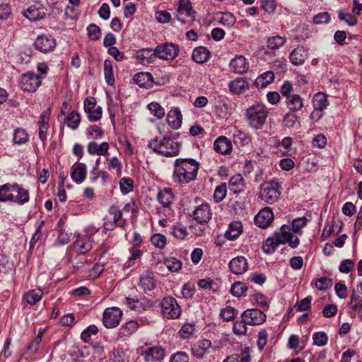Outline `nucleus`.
I'll list each match as a JSON object with an SVG mask.
<instances>
[{
  "mask_svg": "<svg viewBox=\"0 0 362 362\" xmlns=\"http://www.w3.org/2000/svg\"><path fill=\"white\" fill-rule=\"evenodd\" d=\"M298 122V117L293 112H287L283 119V125L286 128H293Z\"/></svg>",
  "mask_w": 362,
  "mask_h": 362,
  "instance_id": "nucleus-51",
  "label": "nucleus"
},
{
  "mask_svg": "<svg viewBox=\"0 0 362 362\" xmlns=\"http://www.w3.org/2000/svg\"><path fill=\"white\" fill-rule=\"evenodd\" d=\"M83 106L90 122H96L101 118L103 113L102 107L100 106L96 107V100L93 97L86 98Z\"/></svg>",
  "mask_w": 362,
  "mask_h": 362,
  "instance_id": "nucleus-11",
  "label": "nucleus"
},
{
  "mask_svg": "<svg viewBox=\"0 0 362 362\" xmlns=\"http://www.w3.org/2000/svg\"><path fill=\"white\" fill-rule=\"evenodd\" d=\"M307 219L305 217L296 218L292 222V227H290L291 233V231L295 233H300V230L303 227L306 225Z\"/></svg>",
  "mask_w": 362,
  "mask_h": 362,
  "instance_id": "nucleus-61",
  "label": "nucleus"
},
{
  "mask_svg": "<svg viewBox=\"0 0 362 362\" xmlns=\"http://www.w3.org/2000/svg\"><path fill=\"white\" fill-rule=\"evenodd\" d=\"M104 74L107 83L112 86L115 83V78L113 74V67L110 60L106 59L104 62Z\"/></svg>",
  "mask_w": 362,
  "mask_h": 362,
  "instance_id": "nucleus-46",
  "label": "nucleus"
},
{
  "mask_svg": "<svg viewBox=\"0 0 362 362\" xmlns=\"http://www.w3.org/2000/svg\"><path fill=\"white\" fill-rule=\"evenodd\" d=\"M138 327L139 325L136 321L131 320L121 327L118 332V337L121 339L127 337L135 332Z\"/></svg>",
  "mask_w": 362,
  "mask_h": 362,
  "instance_id": "nucleus-40",
  "label": "nucleus"
},
{
  "mask_svg": "<svg viewBox=\"0 0 362 362\" xmlns=\"http://www.w3.org/2000/svg\"><path fill=\"white\" fill-rule=\"evenodd\" d=\"M158 202L163 207H168L174 199V194L171 188H165L160 190L157 196Z\"/></svg>",
  "mask_w": 362,
  "mask_h": 362,
  "instance_id": "nucleus-35",
  "label": "nucleus"
},
{
  "mask_svg": "<svg viewBox=\"0 0 362 362\" xmlns=\"http://www.w3.org/2000/svg\"><path fill=\"white\" fill-rule=\"evenodd\" d=\"M286 103L290 112H293L300 111L303 107V99L297 94L288 96Z\"/></svg>",
  "mask_w": 362,
  "mask_h": 362,
  "instance_id": "nucleus-33",
  "label": "nucleus"
},
{
  "mask_svg": "<svg viewBox=\"0 0 362 362\" xmlns=\"http://www.w3.org/2000/svg\"><path fill=\"white\" fill-rule=\"evenodd\" d=\"M132 255L124 264L125 268L135 269L137 267V260L141 257L142 252L140 250H130Z\"/></svg>",
  "mask_w": 362,
  "mask_h": 362,
  "instance_id": "nucleus-49",
  "label": "nucleus"
},
{
  "mask_svg": "<svg viewBox=\"0 0 362 362\" xmlns=\"http://www.w3.org/2000/svg\"><path fill=\"white\" fill-rule=\"evenodd\" d=\"M312 299V296H308L304 299L301 300L298 304H296L294 306V308L298 312L308 310L310 308Z\"/></svg>",
  "mask_w": 362,
  "mask_h": 362,
  "instance_id": "nucleus-64",
  "label": "nucleus"
},
{
  "mask_svg": "<svg viewBox=\"0 0 362 362\" xmlns=\"http://www.w3.org/2000/svg\"><path fill=\"white\" fill-rule=\"evenodd\" d=\"M179 53V47L173 43H165L155 48L156 57L165 60L175 59Z\"/></svg>",
  "mask_w": 362,
  "mask_h": 362,
  "instance_id": "nucleus-9",
  "label": "nucleus"
},
{
  "mask_svg": "<svg viewBox=\"0 0 362 362\" xmlns=\"http://www.w3.org/2000/svg\"><path fill=\"white\" fill-rule=\"evenodd\" d=\"M246 325H247V323L244 322V319L234 322L233 327L234 334L238 336L246 334L247 329Z\"/></svg>",
  "mask_w": 362,
  "mask_h": 362,
  "instance_id": "nucleus-55",
  "label": "nucleus"
},
{
  "mask_svg": "<svg viewBox=\"0 0 362 362\" xmlns=\"http://www.w3.org/2000/svg\"><path fill=\"white\" fill-rule=\"evenodd\" d=\"M162 313L168 319H176L181 313V309L177 300L173 297H165L161 302Z\"/></svg>",
  "mask_w": 362,
  "mask_h": 362,
  "instance_id": "nucleus-8",
  "label": "nucleus"
},
{
  "mask_svg": "<svg viewBox=\"0 0 362 362\" xmlns=\"http://www.w3.org/2000/svg\"><path fill=\"white\" fill-rule=\"evenodd\" d=\"M165 357V351L160 347L149 348L145 352V361L146 362H157L162 361Z\"/></svg>",
  "mask_w": 362,
  "mask_h": 362,
  "instance_id": "nucleus-31",
  "label": "nucleus"
},
{
  "mask_svg": "<svg viewBox=\"0 0 362 362\" xmlns=\"http://www.w3.org/2000/svg\"><path fill=\"white\" fill-rule=\"evenodd\" d=\"M182 115L178 109H173L169 111L167 115V122L168 125L173 129H177L181 127Z\"/></svg>",
  "mask_w": 362,
  "mask_h": 362,
  "instance_id": "nucleus-32",
  "label": "nucleus"
},
{
  "mask_svg": "<svg viewBox=\"0 0 362 362\" xmlns=\"http://www.w3.org/2000/svg\"><path fill=\"white\" fill-rule=\"evenodd\" d=\"M268 111L262 103H255L245 111L249 125L254 129H261L266 122Z\"/></svg>",
  "mask_w": 362,
  "mask_h": 362,
  "instance_id": "nucleus-4",
  "label": "nucleus"
},
{
  "mask_svg": "<svg viewBox=\"0 0 362 362\" xmlns=\"http://www.w3.org/2000/svg\"><path fill=\"white\" fill-rule=\"evenodd\" d=\"M228 88L231 93L235 95H239L248 90L249 84L245 79L242 78H237L229 83Z\"/></svg>",
  "mask_w": 362,
  "mask_h": 362,
  "instance_id": "nucleus-29",
  "label": "nucleus"
},
{
  "mask_svg": "<svg viewBox=\"0 0 362 362\" xmlns=\"http://www.w3.org/2000/svg\"><path fill=\"white\" fill-rule=\"evenodd\" d=\"M288 243L292 248H296L300 243L298 238L291 233L290 226L284 225L274 235L268 238L263 244V251L267 254L273 253L280 244Z\"/></svg>",
  "mask_w": 362,
  "mask_h": 362,
  "instance_id": "nucleus-2",
  "label": "nucleus"
},
{
  "mask_svg": "<svg viewBox=\"0 0 362 362\" xmlns=\"http://www.w3.org/2000/svg\"><path fill=\"white\" fill-rule=\"evenodd\" d=\"M230 69L237 74H243L247 71L249 64L242 55L235 56L230 63Z\"/></svg>",
  "mask_w": 362,
  "mask_h": 362,
  "instance_id": "nucleus-25",
  "label": "nucleus"
},
{
  "mask_svg": "<svg viewBox=\"0 0 362 362\" xmlns=\"http://www.w3.org/2000/svg\"><path fill=\"white\" fill-rule=\"evenodd\" d=\"M238 311L230 306H227L221 310V316L225 321H230L234 319Z\"/></svg>",
  "mask_w": 362,
  "mask_h": 362,
  "instance_id": "nucleus-59",
  "label": "nucleus"
},
{
  "mask_svg": "<svg viewBox=\"0 0 362 362\" xmlns=\"http://www.w3.org/2000/svg\"><path fill=\"white\" fill-rule=\"evenodd\" d=\"M136 57L141 64H149L155 60V49L153 50L151 48L139 49L136 53Z\"/></svg>",
  "mask_w": 362,
  "mask_h": 362,
  "instance_id": "nucleus-28",
  "label": "nucleus"
},
{
  "mask_svg": "<svg viewBox=\"0 0 362 362\" xmlns=\"http://www.w3.org/2000/svg\"><path fill=\"white\" fill-rule=\"evenodd\" d=\"M109 144L103 142L98 144L90 141L87 145V151L90 155L107 156L108 155Z\"/></svg>",
  "mask_w": 362,
  "mask_h": 362,
  "instance_id": "nucleus-23",
  "label": "nucleus"
},
{
  "mask_svg": "<svg viewBox=\"0 0 362 362\" xmlns=\"http://www.w3.org/2000/svg\"><path fill=\"white\" fill-rule=\"evenodd\" d=\"M233 140L236 146L238 147H243L249 144L251 139L244 132L235 129L233 133Z\"/></svg>",
  "mask_w": 362,
  "mask_h": 362,
  "instance_id": "nucleus-39",
  "label": "nucleus"
},
{
  "mask_svg": "<svg viewBox=\"0 0 362 362\" xmlns=\"http://www.w3.org/2000/svg\"><path fill=\"white\" fill-rule=\"evenodd\" d=\"M329 105L327 95L323 93H317L314 95L313 99V108L324 111Z\"/></svg>",
  "mask_w": 362,
  "mask_h": 362,
  "instance_id": "nucleus-41",
  "label": "nucleus"
},
{
  "mask_svg": "<svg viewBox=\"0 0 362 362\" xmlns=\"http://www.w3.org/2000/svg\"><path fill=\"white\" fill-rule=\"evenodd\" d=\"M86 165L82 163H76L71 170V177L77 184L82 183L86 177Z\"/></svg>",
  "mask_w": 362,
  "mask_h": 362,
  "instance_id": "nucleus-21",
  "label": "nucleus"
},
{
  "mask_svg": "<svg viewBox=\"0 0 362 362\" xmlns=\"http://www.w3.org/2000/svg\"><path fill=\"white\" fill-rule=\"evenodd\" d=\"M193 218L200 224L207 223L211 218V211L209 204L198 206L192 214Z\"/></svg>",
  "mask_w": 362,
  "mask_h": 362,
  "instance_id": "nucleus-16",
  "label": "nucleus"
},
{
  "mask_svg": "<svg viewBox=\"0 0 362 362\" xmlns=\"http://www.w3.org/2000/svg\"><path fill=\"white\" fill-rule=\"evenodd\" d=\"M308 56V51L305 47H298L290 53V60L294 65H301L305 62Z\"/></svg>",
  "mask_w": 362,
  "mask_h": 362,
  "instance_id": "nucleus-27",
  "label": "nucleus"
},
{
  "mask_svg": "<svg viewBox=\"0 0 362 362\" xmlns=\"http://www.w3.org/2000/svg\"><path fill=\"white\" fill-rule=\"evenodd\" d=\"M164 264L171 272H177L182 268V262L175 257H169L165 259Z\"/></svg>",
  "mask_w": 362,
  "mask_h": 362,
  "instance_id": "nucleus-50",
  "label": "nucleus"
},
{
  "mask_svg": "<svg viewBox=\"0 0 362 362\" xmlns=\"http://www.w3.org/2000/svg\"><path fill=\"white\" fill-rule=\"evenodd\" d=\"M40 85V78L35 73H26L21 77V87L23 91L35 92Z\"/></svg>",
  "mask_w": 362,
  "mask_h": 362,
  "instance_id": "nucleus-12",
  "label": "nucleus"
},
{
  "mask_svg": "<svg viewBox=\"0 0 362 362\" xmlns=\"http://www.w3.org/2000/svg\"><path fill=\"white\" fill-rule=\"evenodd\" d=\"M87 135L92 139H97L103 134V130L97 125H91L86 129Z\"/></svg>",
  "mask_w": 362,
  "mask_h": 362,
  "instance_id": "nucleus-60",
  "label": "nucleus"
},
{
  "mask_svg": "<svg viewBox=\"0 0 362 362\" xmlns=\"http://www.w3.org/2000/svg\"><path fill=\"white\" fill-rule=\"evenodd\" d=\"M242 223L240 221H234L231 223L226 232V238L230 240L237 239L242 233Z\"/></svg>",
  "mask_w": 362,
  "mask_h": 362,
  "instance_id": "nucleus-37",
  "label": "nucleus"
},
{
  "mask_svg": "<svg viewBox=\"0 0 362 362\" xmlns=\"http://www.w3.org/2000/svg\"><path fill=\"white\" fill-rule=\"evenodd\" d=\"M73 247L76 252L84 255L92 249L93 241L90 236H79L74 242Z\"/></svg>",
  "mask_w": 362,
  "mask_h": 362,
  "instance_id": "nucleus-18",
  "label": "nucleus"
},
{
  "mask_svg": "<svg viewBox=\"0 0 362 362\" xmlns=\"http://www.w3.org/2000/svg\"><path fill=\"white\" fill-rule=\"evenodd\" d=\"M199 168L194 159L177 158L174 162L173 180L178 185L188 184L196 179Z\"/></svg>",
  "mask_w": 362,
  "mask_h": 362,
  "instance_id": "nucleus-1",
  "label": "nucleus"
},
{
  "mask_svg": "<svg viewBox=\"0 0 362 362\" xmlns=\"http://www.w3.org/2000/svg\"><path fill=\"white\" fill-rule=\"evenodd\" d=\"M88 37L93 40H97L100 37V28L95 24H90L87 27Z\"/></svg>",
  "mask_w": 362,
  "mask_h": 362,
  "instance_id": "nucleus-63",
  "label": "nucleus"
},
{
  "mask_svg": "<svg viewBox=\"0 0 362 362\" xmlns=\"http://www.w3.org/2000/svg\"><path fill=\"white\" fill-rule=\"evenodd\" d=\"M98 332V329L95 325H89L86 329H85L82 332L81 334V339L83 341L87 343L90 340L91 336L97 334Z\"/></svg>",
  "mask_w": 362,
  "mask_h": 362,
  "instance_id": "nucleus-53",
  "label": "nucleus"
},
{
  "mask_svg": "<svg viewBox=\"0 0 362 362\" xmlns=\"http://www.w3.org/2000/svg\"><path fill=\"white\" fill-rule=\"evenodd\" d=\"M250 356L246 352L240 354H232L228 356L223 362H249Z\"/></svg>",
  "mask_w": 362,
  "mask_h": 362,
  "instance_id": "nucleus-56",
  "label": "nucleus"
},
{
  "mask_svg": "<svg viewBox=\"0 0 362 362\" xmlns=\"http://www.w3.org/2000/svg\"><path fill=\"white\" fill-rule=\"evenodd\" d=\"M281 194V185L277 180L264 182L259 187V198L267 204L277 202Z\"/></svg>",
  "mask_w": 362,
  "mask_h": 362,
  "instance_id": "nucleus-5",
  "label": "nucleus"
},
{
  "mask_svg": "<svg viewBox=\"0 0 362 362\" xmlns=\"http://www.w3.org/2000/svg\"><path fill=\"white\" fill-rule=\"evenodd\" d=\"M66 125L71 129L75 130L78 128L80 122V115L76 111L71 112L66 117L64 118Z\"/></svg>",
  "mask_w": 362,
  "mask_h": 362,
  "instance_id": "nucleus-45",
  "label": "nucleus"
},
{
  "mask_svg": "<svg viewBox=\"0 0 362 362\" xmlns=\"http://www.w3.org/2000/svg\"><path fill=\"white\" fill-rule=\"evenodd\" d=\"M218 18V22L223 25L230 27L235 23V18L233 13L230 12L221 13Z\"/></svg>",
  "mask_w": 362,
  "mask_h": 362,
  "instance_id": "nucleus-52",
  "label": "nucleus"
},
{
  "mask_svg": "<svg viewBox=\"0 0 362 362\" xmlns=\"http://www.w3.org/2000/svg\"><path fill=\"white\" fill-rule=\"evenodd\" d=\"M42 291L40 289H33L26 292L23 297V302L29 305H35L40 301L42 296Z\"/></svg>",
  "mask_w": 362,
  "mask_h": 362,
  "instance_id": "nucleus-42",
  "label": "nucleus"
},
{
  "mask_svg": "<svg viewBox=\"0 0 362 362\" xmlns=\"http://www.w3.org/2000/svg\"><path fill=\"white\" fill-rule=\"evenodd\" d=\"M122 317V310L117 307L106 308L103 314V323L107 329L117 327Z\"/></svg>",
  "mask_w": 362,
  "mask_h": 362,
  "instance_id": "nucleus-7",
  "label": "nucleus"
},
{
  "mask_svg": "<svg viewBox=\"0 0 362 362\" xmlns=\"http://www.w3.org/2000/svg\"><path fill=\"white\" fill-rule=\"evenodd\" d=\"M148 146L156 153L165 157H174L178 155L180 144L176 139L164 136L161 139L154 138L148 143Z\"/></svg>",
  "mask_w": 362,
  "mask_h": 362,
  "instance_id": "nucleus-3",
  "label": "nucleus"
},
{
  "mask_svg": "<svg viewBox=\"0 0 362 362\" xmlns=\"http://www.w3.org/2000/svg\"><path fill=\"white\" fill-rule=\"evenodd\" d=\"M286 42V38L279 35L269 37L267 40V47L270 49H278Z\"/></svg>",
  "mask_w": 362,
  "mask_h": 362,
  "instance_id": "nucleus-47",
  "label": "nucleus"
},
{
  "mask_svg": "<svg viewBox=\"0 0 362 362\" xmlns=\"http://www.w3.org/2000/svg\"><path fill=\"white\" fill-rule=\"evenodd\" d=\"M274 219V214L269 207L262 209L255 217V224L262 228H267Z\"/></svg>",
  "mask_w": 362,
  "mask_h": 362,
  "instance_id": "nucleus-15",
  "label": "nucleus"
},
{
  "mask_svg": "<svg viewBox=\"0 0 362 362\" xmlns=\"http://www.w3.org/2000/svg\"><path fill=\"white\" fill-rule=\"evenodd\" d=\"M100 159H97L95 166L93 167L90 173V179L92 182H95L98 178H100L102 184L105 185L108 178V174L104 170H99V163Z\"/></svg>",
  "mask_w": 362,
  "mask_h": 362,
  "instance_id": "nucleus-36",
  "label": "nucleus"
},
{
  "mask_svg": "<svg viewBox=\"0 0 362 362\" xmlns=\"http://www.w3.org/2000/svg\"><path fill=\"white\" fill-rule=\"evenodd\" d=\"M14 191L13 203L23 205L29 202L30 194L28 189L16 183Z\"/></svg>",
  "mask_w": 362,
  "mask_h": 362,
  "instance_id": "nucleus-26",
  "label": "nucleus"
},
{
  "mask_svg": "<svg viewBox=\"0 0 362 362\" xmlns=\"http://www.w3.org/2000/svg\"><path fill=\"white\" fill-rule=\"evenodd\" d=\"M226 185H221L216 187L214 193V199L215 202H221L226 195Z\"/></svg>",
  "mask_w": 362,
  "mask_h": 362,
  "instance_id": "nucleus-57",
  "label": "nucleus"
},
{
  "mask_svg": "<svg viewBox=\"0 0 362 362\" xmlns=\"http://www.w3.org/2000/svg\"><path fill=\"white\" fill-rule=\"evenodd\" d=\"M229 268L235 274H242L247 269L246 259L243 256H238L230 260Z\"/></svg>",
  "mask_w": 362,
  "mask_h": 362,
  "instance_id": "nucleus-22",
  "label": "nucleus"
},
{
  "mask_svg": "<svg viewBox=\"0 0 362 362\" xmlns=\"http://www.w3.org/2000/svg\"><path fill=\"white\" fill-rule=\"evenodd\" d=\"M229 187L234 193L240 192L243 190L244 180L240 174H236L230 177L229 180Z\"/></svg>",
  "mask_w": 362,
  "mask_h": 362,
  "instance_id": "nucleus-43",
  "label": "nucleus"
},
{
  "mask_svg": "<svg viewBox=\"0 0 362 362\" xmlns=\"http://www.w3.org/2000/svg\"><path fill=\"white\" fill-rule=\"evenodd\" d=\"M175 17L183 24L194 20L195 11L193 10L189 0H179Z\"/></svg>",
  "mask_w": 362,
  "mask_h": 362,
  "instance_id": "nucleus-6",
  "label": "nucleus"
},
{
  "mask_svg": "<svg viewBox=\"0 0 362 362\" xmlns=\"http://www.w3.org/2000/svg\"><path fill=\"white\" fill-rule=\"evenodd\" d=\"M126 305L132 310L141 313L151 306L149 300L146 299L138 300L127 297Z\"/></svg>",
  "mask_w": 362,
  "mask_h": 362,
  "instance_id": "nucleus-24",
  "label": "nucleus"
},
{
  "mask_svg": "<svg viewBox=\"0 0 362 362\" xmlns=\"http://www.w3.org/2000/svg\"><path fill=\"white\" fill-rule=\"evenodd\" d=\"M247 286L242 282L234 283L230 288V293L233 296L241 297L245 295Z\"/></svg>",
  "mask_w": 362,
  "mask_h": 362,
  "instance_id": "nucleus-48",
  "label": "nucleus"
},
{
  "mask_svg": "<svg viewBox=\"0 0 362 362\" xmlns=\"http://www.w3.org/2000/svg\"><path fill=\"white\" fill-rule=\"evenodd\" d=\"M315 285L317 289L325 291L332 286V281L327 277H321L316 281Z\"/></svg>",
  "mask_w": 362,
  "mask_h": 362,
  "instance_id": "nucleus-62",
  "label": "nucleus"
},
{
  "mask_svg": "<svg viewBox=\"0 0 362 362\" xmlns=\"http://www.w3.org/2000/svg\"><path fill=\"white\" fill-rule=\"evenodd\" d=\"M241 319L247 325H259L265 322L266 315L259 309H247L242 313Z\"/></svg>",
  "mask_w": 362,
  "mask_h": 362,
  "instance_id": "nucleus-13",
  "label": "nucleus"
},
{
  "mask_svg": "<svg viewBox=\"0 0 362 362\" xmlns=\"http://www.w3.org/2000/svg\"><path fill=\"white\" fill-rule=\"evenodd\" d=\"M13 140L15 144L21 145L29 141V135L25 129L18 128L14 130Z\"/></svg>",
  "mask_w": 362,
  "mask_h": 362,
  "instance_id": "nucleus-44",
  "label": "nucleus"
},
{
  "mask_svg": "<svg viewBox=\"0 0 362 362\" xmlns=\"http://www.w3.org/2000/svg\"><path fill=\"white\" fill-rule=\"evenodd\" d=\"M210 57V52L205 47H199L194 49L192 59L199 64H203L206 62Z\"/></svg>",
  "mask_w": 362,
  "mask_h": 362,
  "instance_id": "nucleus-38",
  "label": "nucleus"
},
{
  "mask_svg": "<svg viewBox=\"0 0 362 362\" xmlns=\"http://www.w3.org/2000/svg\"><path fill=\"white\" fill-rule=\"evenodd\" d=\"M148 109L150 112L158 119H161L165 115V110L158 103H151L148 105Z\"/></svg>",
  "mask_w": 362,
  "mask_h": 362,
  "instance_id": "nucleus-54",
  "label": "nucleus"
},
{
  "mask_svg": "<svg viewBox=\"0 0 362 362\" xmlns=\"http://www.w3.org/2000/svg\"><path fill=\"white\" fill-rule=\"evenodd\" d=\"M16 183L0 185V202H13Z\"/></svg>",
  "mask_w": 362,
  "mask_h": 362,
  "instance_id": "nucleus-30",
  "label": "nucleus"
},
{
  "mask_svg": "<svg viewBox=\"0 0 362 362\" xmlns=\"http://www.w3.org/2000/svg\"><path fill=\"white\" fill-rule=\"evenodd\" d=\"M232 146L231 141L223 136L218 137L214 143V148L216 152L223 155L230 153Z\"/></svg>",
  "mask_w": 362,
  "mask_h": 362,
  "instance_id": "nucleus-20",
  "label": "nucleus"
},
{
  "mask_svg": "<svg viewBox=\"0 0 362 362\" xmlns=\"http://www.w3.org/2000/svg\"><path fill=\"white\" fill-rule=\"evenodd\" d=\"M140 288L145 292L153 291L156 286V281L154 274L146 271L140 276Z\"/></svg>",
  "mask_w": 362,
  "mask_h": 362,
  "instance_id": "nucleus-19",
  "label": "nucleus"
},
{
  "mask_svg": "<svg viewBox=\"0 0 362 362\" xmlns=\"http://www.w3.org/2000/svg\"><path fill=\"white\" fill-rule=\"evenodd\" d=\"M119 187L122 193L127 194L133 189V181L130 178L122 177L119 181Z\"/></svg>",
  "mask_w": 362,
  "mask_h": 362,
  "instance_id": "nucleus-58",
  "label": "nucleus"
},
{
  "mask_svg": "<svg viewBox=\"0 0 362 362\" xmlns=\"http://www.w3.org/2000/svg\"><path fill=\"white\" fill-rule=\"evenodd\" d=\"M133 81L140 87L148 88L153 83V77L148 72H139L134 76Z\"/></svg>",
  "mask_w": 362,
  "mask_h": 362,
  "instance_id": "nucleus-34",
  "label": "nucleus"
},
{
  "mask_svg": "<svg viewBox=\"0 0 362 362\" xmlns=\"http://www.w3.org/2000/svg\"><path fill=\"white\" fill-rule=\"evenodd\" d=\"M46 16V8L40 2H35L24 12V16L30 21L43 19Z\"/></svg>",
  "mask_w": 362,
  "mask_h": 362,
  "instance_id": "nucleus-14",
  "label": "nucleus"
},
{
  "mask_svg": "<svg viewBox=\"0 0 362 362\" xmlns=\"http://www.w3.org/2000/svg\"><path fill=\"white\" fill-rule=\"evenodd\" d=\"M34 47L40 52L47 53L56 46L55 39L49 34L39 35L34 42Z\"/></svg>",
  "mask_w": 362,
  "mask_h": 362,
  "instance_id": "nucleus-10",
  "label": "nucleus"
},
{
  "mask_svg": "<svg viewBox=\"0 0 362 362\" xmlns=\"http://www.w3.org/2000/svg\"><path fill=\"white\" fill-rule=\"evenodd\" d=\"M211 342L208 339L198 341L192 347V354L197 359H203L210 353Z\"/></svg>",
  "mask_w": 362,
  "mask_h": 362,
  "instance_id": "nucleus-17",
  "label": "nucleus"
}]
</instances>
